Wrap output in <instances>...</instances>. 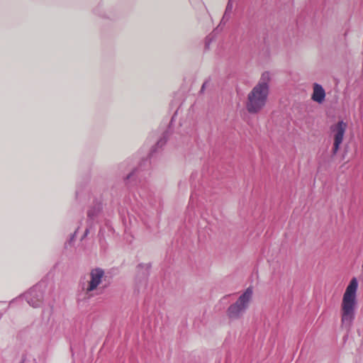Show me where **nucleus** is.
Here are the masks:
<instances>
[{
	"label": "nucleus",
	"mask_w": 363,
	"mask_h": 363,
	"mask_svg": "<svg viewBox=\"0 0 363 363\" xmlns=\"http://www.w3.org/2000/svg\"><path fill=\"white\" fill-rule=\"evenodd\" d=\"M270 80L269 72H264L257 84L247 94L245 108L248 113L258 114L266 107L269 95Z\"/></svg>",
	"instance_id": "nucleus-1"
},
{
	"label": "nucleus",
	"mask_w": 363,
	"mask_h": 363,
	"mask_svg": "<svg viewBox=\"0 0 363 363\" xmlns=\"http://www.w3.org/2000/svg\"><path fill=\"white\" fill-rule=\"evenodd\" d=\"M358 281L352 278L347 286L341 303V322L342 325L349 326L354 318L357 307V291Z\"/></svg>",
	"instance_id": "nucleus-2"
},
{
	"label": "nucleus",
	"mask_w": 363,
	"mask_h": 363,
	"mask_svg": "<svg viewBox=\"0 0 363 363\" xmlns=\"http://www.w3.org/2000/svg\"><path fill=\"white\" fill-rule=\"evenodd\" d=\"M252 296L253 289L252 287H248L238 297V300L228 308L226 313L228 318L230 320L240 319L248 308Z\"/></svg>",
	"instance_id": "nucleus-3"
},
{
	"label": "nucleus",
	"mask_w": 363,
	"mask_h": 363,
	"mask_svg": "<svg viewBox=\"0 0 363 363\" xmlns=\"http://www.w3.org/2000/svg\"><path fill=\"white\" fill-rule=\"evenodd\" d=\"M347 128V123L343 121L333 124L330 127V135L333 140L332 152L336 155L343 142L344 137Z\"/></svg>",
	"instance_id": "nucleus-4"
},
{
	"label": "nucleus",
	"mask_w": 363,
	"mask_h": 363,
	"mask_svg": "<svg viewBox=\"0 0 363 363\" xmlns=\"http://www.w3.org/2000/svg\"><path fill=\"white\" fill-rule=\"evenodd\" d=\"M104 276V272L103 269L96 268L91 271L89 274V280L87 281L86 284H84L82 286L83 291L89 296H92V291L97 289L99 284L102 282V279Z\"/></svg>",
	"instance_id": "nucleus-5"
},
{
	"label": "nucleus",
	"mask_w": 363,
	"mask_h": 363,
	"mask_svg": "<svg viewBox=\"0 0 363 363\" xmlns=\"http://www.w3.org/2000/svg\"><path fill=\"white\" fill-rule=\"evenodd\" d=\"M325 97V91L323 86L317 83H315L313 86V94L311 99L313 101L321 104Z\"/></svg>",
	"instance_id": "nucleus-6"
},
{
	"label": "nucleus",
	"mask_w": 363,
	"mask_h": 363,
	"mask_svg": "<svg viewBox=\"0 0 363 363\" xmlns=\"http://www.w3.org/2000/svg\"><path fill=\"white\" fill-rule=\"evenodd\" d=\"M204 86H205V84H203L202 85L201 90H203V89H204Z\"/></svg>",
	"instance_id": "nucleus-7"
}]
</instances>
